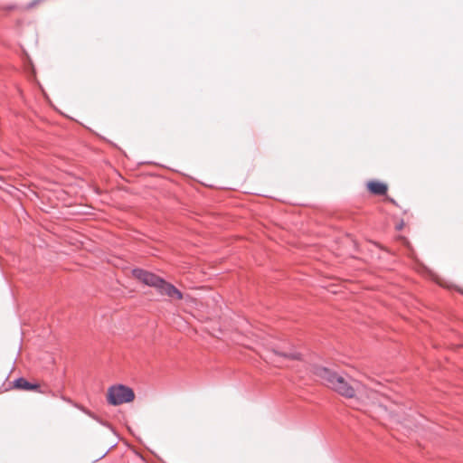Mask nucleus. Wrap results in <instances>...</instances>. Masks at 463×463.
<instances>
[{"label": "nucleus", "mask_w": 463, "mask_h": 463, "mask_svg": "<svg viewBox=\"0 0 463 463\" xmlns=\"http://www.w3.org/2000/svg\"><path fill=\"white\" fill-rule=\"evenodd\" d=\"M40 0H36L34 3L31 4L30 7H33V5H36V3H38Z\"/></svg>", "instance_id": "obj_9"}, {"label": "nucleus", "mask_w": 463, "mask_h": 463, "mask_svg": "<svg viewBox=\"0 0 463 463\" xmlns=\"http://www.w3.org/2000/svg\"><path fill=\"white\" fill-rule=\"evenodd\" d=\"M402 226H403V223L402 222L401 224H399V225L397 226V229H398V230H401V229L402 228Z\"/></svg>", "instance_id": "obj_8"}, {"label": "nucleus", "mask_w": 463, "mask_h": 463, "mask_svg": "<svg viewBox=\"0 0 463 463\" xmlns=\"http://www.w3.org/2000/svg\"><path fill=\"white\" fill-rule=\"evenodd\" d=\"M369 191L374 194L383 195L387 192V185L378 181H372L367 184Z\"/></svg>", "instance_id": "obj_4"}, {"label": "nucleus", "mask_w": 463, "mask_h": 463, "mask_svg": "<svg viewBox=\"0 0 463 463\" xmlns=\"http://www.w3.org/2000/svg\"><path fill=\"white\" fill-rule=\"evenodd\" d=\"M14 386L16 389H21L24 391H35L39 388L38 384H33L27 382L24 378H19L14 381Z\"/></svg>", "instance_id": "obj_5"}, {"label": "nucleus", "mask_w": 463, "mask_h": 463, "mask_svg": "<svg viewBox=\"0 0 463 463\" xmlns=\"http://www.w3.org/2000/svg\"><path fill=\"white\" fill-rule=\"evenodd\" d=\"M107 399L110 404L116 406L133 402L135 393L131 388L119 384L109 388Z\"/></svg>", "instance_id": "obj_3"}, {"label": "nucleus", "mask_w": 463, "mask_h": 463, "mask_svg": "<svg viewBox=\"0 0 463 463\" xmlns=\"http://www.w3.org/2000/svg\"><path fill=\"white\" fill-rule=\"evenodd\" d=\"M313 372L326 386L345 398H354L357 387L361 385L356 380L345 378L326 367L315 366Z\"/></svg>", "instance_id": "obj_1"}, {"label": "nucleus", "mask_w": 463, "mask_h": 463, "mask_svg": "<svg viewBox=\"0 0 463 463\" xmlns=\"http://www.w3.org/2000/svg\"><path fill=\"white\" fill-rule=\"evenodd\" d=\"M131 274L133 278L142 283L156 288L162 296H166L172 300H181L184 298V295L179 289L156 274L141 269H132Z\"/></svg>", "instance_id": "obj_2"}, {"label": "nucleus", "mask_w": 463, "mask_h": 463, "mask_svg": "<svg viewBox=\"0 0 463 463\" xmlns=\"http://www.w3.org/2000/svg\"><path fill=\"white\" fill-rule=\"evenodd\" d=\"M378 395L377 392H374L373 390H366L365 398L372 400L373 403H376V396Z\"/></svg>", "instance_id": "obj_7"}, {"label": "nucleus", "mask_w": 463, "mask_h": 463, "mask_svg": "<svg viewBox=\"0 0 463 463\" xmlns=\"http://www.w3.org/2000/svg\"><path fill=\"white\" fill-rule=\"evenodd\" d=\"M273 352H274L275 354L280 355V356L288 358V359H292V360H298V359H300L299 354H293V353H288H288L279 352V351H276V350H273Z\"/></svg>", "instance_id": "obj_6"}]
</instances>
